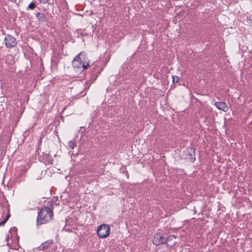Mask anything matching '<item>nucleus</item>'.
I'll return each instance as SVG.
<instances>
[{
  "label": "nucleus",
  "instance_id": "1",
  "mask_svg": "<svg viewBox=\"0 0 252 252\" xmlns=\"http://www.w3.org/2000/svg\"><path fill=\"white\" fill-rule=\"evenodd\" d=\"M53 217V212L49 208H42L38 214L37 223V224L45 223L51 220Z\"/></svg>",
  "mask_w": 252,
  "mask_h": 252
},
{
  "label": "nucleus",
  "instance_id": "2",
  "mask_svg": "<svg viewBox=\"0 0 252 252\" xmlns=\"http://www.w3.org/2000/svg\"><path fill=\"white\" fill-rule=\"evenodd\" d=\"M85 54L83 53H80L73 60L72 65L75 67L81 68L82 67L84 69H86L88 68L89 64H85Z\"/></svg>",
  "mask_w": 252,
  "mask_h": 252
},
{
  "label": "nucleus",
  "instance_id": "3",
  "mask_svg": "<svg viewBox=\"0 0 252 252\" xmlns=\"http://www.w3.org/2000/svg\"><path fill=\"white\" fill-rule=\"evenodd\" d=\"M110 232L109 226L106 224H101L99 226L97 229V233L100 238H105L108 237Z\"/></svg>",
  "mask_w": 252,
  "mask_h": 252
},
{
  "label": "nucleus",
  "instance_id": "4",
  "mask_svg": "<svg viewBox=\"0 0 252 252\" xmlns=\"http://www.w3.org/2000/svg\"><path fill=\"white\" fill-rule=\"evenodd\" d=\"M185 158L188 159L191 162H194L195 160V149L190 147L185 151Z\"/></svg>",
  "mask_w": 252,
  "mask_h": 252
},
{
  "label": "nucleus",
  "instance_id": "5",
  "mask_svg": "<svg viewBox=\"0 0 252 252\" xmlns=\"http://www.w3.org/2000/svg\"><path fill=\"white\" fill-rule=\"evenodd\" d=\"M153 243L156 246L166 244V238H164L160 233L156 234L153 240Z\"/></svg>",
  "mask_w": 252,
  "mask_h": 252
},
{
  "label": "nucleus",
  "instance_id": "6",
  "mask_svg": "<svg viewBox=\"0 0 252 252\" xmlns=\"http://www.w3.org/2000/svg\"><path fill=\"white\" fill-rule=\"evenodd\" d=\"M5 44L8 48L14 47L16 45V39L12 36L7 35L5 37Z\"/></svg>",
  "mask_w": 252,
  "mask_h": 252
},
{
  "label": "nucleus",
  "instance_id": "7",
  "mask_svg": "<svg viewBox=\"0 0 252 252\" xmlns=\"http://www.w3.org/2000/svg\"><path fill=\"white\" fill-rule=\"evenodd\" d=\"M215 105L217 108L224 112H226L228 110V106L224 102H217L215 103Z\"/></svg>",
  "mask_w": 252,
  "mask_h": 252
},
{
  "label": "nucleus",
  "instance_id": "8",
  "mask_svg": "<svg viewBox=\"0 0 252 252\" xmlns=\"http://www.w3.org/2000/svg\"><path fill=\"white\" fill-rule=\"evenodd\" d=\"M176 238V236L173 235L169 236L167 238H166V244L167 246H169L170 247L174 246L176 244V242L175 240Z\"/></svg>",
  "mask_w": 252,
  "mask_h": 252
},
{
  "label": "nucleus",
  "instance_id": "9",
  "mask_svg": "<svg viewBox=\"0 0 252 252\" xmlns=\"http://www.w3.org/2000/svg\"><path fill=\"white\" fill-rule=\"evenodd\" d=\"M53 243V241L50 240L45 241V242L42 243L40 246L38 247V249L39 250H44L46 249H48L52 244Z\"/></svg>",
  "mask_w": 252,
  "mask_h": 252
},
{
  "label": "nucleus",
  "instance_id": "10",
  "mask_svg": "<svg viewBox=\"0 0 252 252\" xmlns=\"http://www.w3.org/2000/svg\"><path fill=\"white\" fill-rule=\"evenodd\" d=\"M76 145V143L75 140H71L68 143V146L72 149H73Z\"/></svg>",
  "mask_w": 252,
  "mask_h": 252
},
{
  "label": "nucleus",
  "instance_id": "11",
  "mask_svg": "<svg viewBox=\"0 0 252 252\" xmlns=\"http://www.w3.org/2000/svg\"><path fill=\"white\" fill-rule=\"evenodd\" d=\"M173 82L174 83H177L179 81V77L177 76H174L172 77Z\"/></svg>",
  "mask_w": 252,
  "mask_h": 252
},
{
  "label": "nucleus",
  "instance_id": "12",
  "mask_svg": "<svg viewBox=\"0 0 252 252\" xmlns=\"http://www.w3.org/2000/svg\"><path fill=\"white\" fill-rule=\"evenodd\" d=\"M35 5L34 2H31L28 6V7L31 9H33L34 8Z\"/></svg>",
  "mask_w": 252,
  "mask_h": 252
},
{
  "label": "nucleus",
  "instance_id": "13",
  "mask_svg": "<svg viewBox=\"0 0 252 252\" xmlns=\"http://www.w3.org/2000/svg\"><path fill=\"white\" fill-rule=\"evenodd\" d=\"M6 221L7 220L4 219L2 221H1L0 222V225L3 226L4 225V224L5 223V222H6Z\"/></svg>",
  "mask_w": 252,
  "mask_h": 252
},
{
  "label": "nucleus",
  "instance_id": "14",
  "mask_svg": "<svg viewBox=\"0 0 252 252\" xmlns=\"http://www.w3.org/2000/svg\"><path fill=\"white\" fill-rule=\"evenodd\" d=\"M38 0L40 3L45 4V3H47L49 0Z\"/></svg>",
  "mask_w": 252,
  "mask_h": 252
},
{
  "label": "nucleus",
  "instance_id": "15",
  "mask_svg": "<svg viewBox=\"0 0 252 252\" xmlns=\"http://www.w3.org/2000/svg\"><path fill=\"white\" fill-rule=\"evenodd\" d=\"M10 215L9 214H8L7 216H6L5 219L7 220L10 217Z\"/></svg>",
  "mask_w": 252,
  "mask_h": 252
}]
</instances>
